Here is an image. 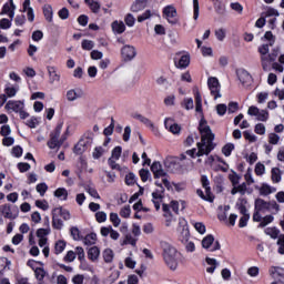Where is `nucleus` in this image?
Returning a JSON list of instances; mask_svg holds the SVG:
<instances>
[{
    "label": "nucleus",
    "instance_id": "nucleus-22",
    "mask_svg": "<svg viewBox=\"0 0 284 284\" xmlns=\"http://www.w3.org/2000/svg\"><path fill=\"white\" fill-rule=\"evenodd\" d=\"M271 179L274 183H281L282 180V172L278 168H273L271 170Z\"/></svg>",
    "mask_w": 284,
    "mask_h": 284
},
{
    "label": "nucleus",
    "instance_id": "nucleus-62",
    "mask_svg": "<svg viewBox=\"0 0 284 284\" xmlns=\"http://www.w3.org/2000/svg\"><path fill=\"white\" fill-rule=\"evenodd\" d=\"M31 39H32V41H36V42L41 41V39H43V31H41V30L33 31Z\"/></svg>",
    "mask_w": 284,
    "mask_h": 284
},
{
    "label": "nucleus",
    "instance_id": "nucleus-41",
    "mask_svg": "<svg viewBox=\"0 0 284 284\" xmlns=\"http://www.w3.org/2000/svg\"><path fill=\"white\" fill-rule=\"evenodd\" d=\"M124 23L128 26V28H134V23H136V19H134V16L132 13H128L124 17Z\"/></svg>",
    "mask_w": 284,
    "mask_h": 284
},
{
    "label": "nucleus",
    "instance_id": "nucleus-32",
    "mask_svg": "<svg viewBox=\"0 0 284 284\" xmlns=\"http://www.w3.org/2000/svg\"><path fill=\"white\" fill-rule=\"evenodd\" d=\"M34 276H36L37 281H43V278H45V276H48V272H45V268H43V267H37L34 270Z\"/></svg>",
    "mask_w": 284,
    "mask_h": 284
},
{
    "label": "nucleus",
    "instance_id": "nucleus-8",
    "mask_svg": "<svg viewBox=\"0 0 284 284\" xmlns=\"http://www.w3.org/2000/svg\"><path fill=\"white\" fill-rule=\"evenodd\" d=\"M151 172L154 179H161V176H168V173L163 170L161 162H153L151 165Z\"/></svg>",
    "mask_w": 284,
    "mask_h": 284
},
{
    "label": "nucleus",
    "instance_id": "nucleus-45",
    "mask_svg": "<svg viewBox=\"0 0 284 284\" xmlns=\"http://www.w3.org/2000/svg\"><path fill=\"white\" fill-rule=\"evenodd\" d=\"M124 183L125 185H134L136 183V175L133 172H130L125 175Z\"/></svg>",
    "mask_w": 284,
    "mask_h": 284
},
{
    "label": "nucleus",
    "instance_id": "nucleus-53",
    "mask_svg": "<svg viewBox=\"0 0 284 284\" xmlns=\"http://www.w3.org/2000/svg\"><path fill=\"white\" fill-rule=\"evenodd\" d=\"M75 256H78V261H80V263H83V261H85V251L83 250V247H75Z\"/></svg>",
    "mask_w": 284,
    "mask_h": 284
},
{
    "label": "nucleus",
    "instance_id": "nucleus-37",
    "mask_svg": "<svg viewBox=\"0 0 284 284\" xmlns=\"http://www.w3.org/2000/svg\"><path fill=\"white\" fill-rule=\"evenodd\" d=\"M274 222V215H265L264 217H262L258 227H267V225H270V223Z\"/></svg>",
    "mask_w": 284,
    "mask_h": 284
},
{
    "label": "nucleus",
    "instance_id": "nucleus-13",
    "mask_svg": "<svg viewBox=\"0 0 284 284\" xmlns=\"http://www.w3.org/2000/svg\"><path fill=\"white\" fill-rule=\"evenodd\" d=\"M52 212L55 215L61 216L63 221H70V219L72 217L70 215V211L68 209H63V206L55 207L52 210Z\"/></svg>",
    "mask_w": 284,
    "mask_h": 284
},
{
    "label": "nucleus",
    "instance_id": "nucleus-28",
    "mask_svg": "<svg viewBox=\"0 0 284 284\" xmlns=\"http://www.w3.org/2000/svg\"><path fill=\"white\" fill-rule=\"evenodd\" d=\"M262 41H268V44L274 45L276 43V36H274V33H272V31H266L264 33V37H262Z\"/></svg>",
    "mask_w": 284,
    "mask_h": 284
},
{
    "label": "nucleus",
    "instance_id": "nucleus-29",
    "mask_svg": "<svg viewBox=\"0 0 284 284\" xmlns=\"http://www.w3.org/2000/svg\"><path fill=\"white\" fill-rule=\"evenodd\" d=\"M213 7H214L216 14H222V16L225 14V6H224L223 1L216 0L213 3Z\"/></svg>",
    "mask_w": 284,
    "mask_h": 284
},
{
    "label": "nucleus",
    "instance_id": "nucleus-31",
    "mask_svg": "<svg viewBox=\"0 0 284 284\" xmlns=\"http://www.w3.org/2000/svg\"><path fill=\"white\" fill-rule=\"evenodd\" d=\"M67 243L63 240H59L54 245V254L59 255L65 250Z\"/></svg>",
    "mask_w": 284,
    "mask_h": 284
},
{
    "label": "nucleus",
    "instance_id": "nucleus-16",
    "mask_svg": "<svg viewBox=\"0 0 284 284\" xmlns=\"http://www.w3.org/2000/svg\"><path fill=\"white\" fill-rule=\"evenodd\" d=\"M175 68H179L180 70H185L187 65H190V55L184 54L180 58L179 61L174 60Z\"/></svg>",
    "mask_w": 284,
    "mask_h": 284
},
{
    "label": "nucleus",
    "instance_id": "nucleus-35",
    "mask_svg": "<svg viewBox=\"0 0 284 284\" xmlns=\"http://www.w3.org/2000/svg\"><path fill=\"white\" fill-rule=\"evenodd\" d=\"M70 234H71L73 241H81V239H83V236H81V231L77 226H72L70 229Z\"/></svg>",
    "mask_w": 284,
    "mask_h": 284
},
{
    "label": "nucleus",
    "instance_id": "nucleus-7",
    "mask_svg": "<svg viewBox=\"0 0 284 284\" xmlns=\"http://www.w3.org/2000/svg\"><path fill=\"white\" fill-rule=\"evenodd\" d=\"M136 57V48L134 45L126 44L121 49L122 61H132Z\"/></svg>",
    "mask_w": 284,
    "mask_h": 284
},
{
    "label": "nucleus",
    "instance_id": "nucleus-9",
    "mask_svg": "<svg viewBox=\"0 0 284 284\" xmlns=\"http://www.w3.org/2000/svg\"><path fill=\"white\" fill-rule=\"evenodd\" d=\"M0 213L2 214V216H4V219H9L10 221H14V219L19 216V214L12 213V206H10V204L0 205Z\"/></svg>",
    "mask_w": 284,
    "mask_h": 284
},
{
    "label": "nucleus",
    "instance_id": "nucleus-5",
    "mask_svg": "<svg viewBox=\"0 0 284 284\" xmlns=\"http://www.w3.org/2000/svg\"><path fill=\"white\" fill-rule=\"evenodd\" d=\"M246 205H247L246 197L237 199L235 206L239 210L240 214H242V216L240 217V221H239V227H247V221H250V213H247Z\"/></svg>",
    "mask_w": 284,
    "mask_h": 284
},
{
    "label": "nucleus",
    "instance_id": "nucleus-20",
    "mask_svg": "<svg viewBox=\"0 0 284 284\" xmlns=\"http://www.w3.org/2000/svg\"><path fill=\"white\" fill-rule=\"evenodd\" d=\"M47 70H48V74L51 83H54V81H61V75L57 73L55 67H47Z\"/></svg>",
    "mask_w": 284,
    "mask_h": 284
},
{
    "label": "nucleus",
    "instance_id": "nucleus-11",
    "mask_svg": "<svg viewBox=\"0 0 284 284\" xmlns=\"http://www.w3.org/2000/svg\"><path fill=\"white\" fill-rule=\"evenodd\" d=\"M254 210H257V212H270V202H266L265 200L257 197L255 200V206Z\"/></svg>",
    "mask_w": 284,
    "mask_h": 284
},
{
    "label": "nucleus",
    "instance_id": "nucleus-47",
    "mask_svg": "<svg viewBox=\"0 0 284 284\" xmlns=\"http://www.w3.org/2000/svg\"><path fill=\"white\" fill-rule=\"evenodd\" d=\"M77 258V253L74 251H68L63 257L64 263H74Z\"/></svg>",
    "mask_w": 284,
    "mask_h": 284
},
{
    "label": "nucleus",
    "instance_id": "nucleus-34",
    "mask_svg": "<svg viewBox=\"0 0 284 284\" xmlns=\"http://www.w3.org/2000/svg\"><path fill=\"white\" fill-rule=\"evenodd\" d=\"M268 274L270 276H284V270L282 267H278V266H272L270 270H268Z\"/></svg>",
    "mask_w": 284,
    "mask_h": 284
},
{
    "label": "nucleus",
    "instance_id": "nucleus-10",
    "mask_svg": "<svg viewBox=\"0 0 284 284\" xmlns=\"http://www.w3.org/2000/svg\"><path fill=\"white\" fill-rule=\"evenodd\" d=\"M111 28L114 34H123L125 32V23L123 21L114 20L111 23Z\"/></svg>",
    "mask_w": 284,
    "mask_h": 284
},
{
    "label": "nucleus",
    "instance_id": "nucleus-25",
    "mask_svg": "<svg viewBox=\"0 0 284 284\" xmlns=\"http://www.w3.org/2000/svg\"><path fill=\"white\" fill-rule=\"evenodd\" d=\"M214 245V235L209 234L202 240V247L210 250Z\"/></svg>",
    "mask_w": 284,
    "mask_h": 284
},
{
    "label": "nucleus",
    "instance_id": "nucleus-46",
    "mask_svg": "<svg viewBox=\"0 0 284 284\" xmlns=\"http://www.w3.org/2000/svg\"><path fill=\"white\" fill-rule=\"evenodd\" d=\"M36 207H39V210H43V212H47V210L50 209V204H48L47 200H37Z\"/></svg>",
    "mask_w": 284,
    "mask_h": 284
},
{
    "label": "nucleus",
    "instance_id": "nucleus-14",
    "mask_svg": "<svg viewBox=\"0 0 284 284\" xmlns=\"http://www.w3.org/2000/svg\"><path fill=\"white\" fill-rule=\"evenodd\" d=\"M99 256H101V250L98 246H92L88 250V258L92 263L99 261Z\"/></svg>",
    "mask_w": 284,
    "mask_h": 284
},
{
    "label": "nucleus",
    "instance_id": "nucleus-56",
    "mask_svg": "<svg viewBox=\"0 0 284 284\" xmlns=\"http://www.w3.org/2000/svg\"><path fill=\"white\" fill-rule=\"evenodd\" d=\"M130 214H132V209H130V205H125L120 210V216L122 219H130Z\"/></svg>",
    "mask_w": 284,
    "mask_h": 284
},
{
    "label": "nucleus",
    "instance_id": "nucleus-33",
    "mask_svg": "<svg viewBox=\"0 0 284 284\" xmlns=\"http://www.w3.org/2000/svg\"><path fill=\"white\" fill-rule=\"evenodd\" d=\"M97 243V233H89L84 236V245H94Z\"/></svg>",
    "mask_w": 284,
    "mask_h": 284
},
{
    "label": "nucleus",
    "instance_id": "nucleus-23",
    "mask_svg": "<svg viewBox=\"0 0 284 284\" xmlns=\"http://www.w3.org/2000/svg\"><path fill=\"white\" fill-rule=\"evenodd\" d=\"M52 227L53 230H63V220L59 219L52 211Z\"/></svg>",
    "mask_w": 284,
    "mask_h": 284
},
{
    "label": "nucleus",
    "instance_id": "nucleus-61",
    "mask_svg": "<svg viewBox=\"0 0 284 284\" xmlns=\"http://www.w3.org/2000/svg\"><path fill=\"white\" fill-rule=\"evenodd\" d=\"M267 119H270V112L266 110L258 111L257 121L265 122Z\"/></svg>",
    "mask_w": 284,
    "mask_h": 284
},
{
    "label": "nucleus",
    "instance_id": "nucleus-40",
    "mask_svg": "<svg viewBox=\"0 0 284 284\" xmlns=\"http://www.w3.org/2000/svg\"><path fill=\"white\" fill-rule=\"evenodd\" d=\"M181 105L184 110H194V100L192 98H185Z\"/></svg>",
    "mask_w": 284,
    "mask_h": 284
},
{
    "label": "nucleus",
    "instance_id": "nucleus-58",
    "mask_svg": "<svg viewBox=\"0 0 284 284\" xmlns=\"http://www.w3.org/2000/svg\"><path fill=\"white\" fill-rule=\"evenodd\" d=\"M95 221H98V223H105V221H108V214H105L103 211L97 212Z\"/></svg>",
    "mask_w": 284,
    "mask_h": 284
},
{
    "label": "nucleus",
    "instance_id": "nucleus-39",
    "mask_svg": "<svg viewBox=\"0 0 284 284\" xmlns=\"http://www.w3.org/2000/svg\"><path fill=\"white\" fill-rule=\"evenodd\" d=\"M121 154H123V148L121 146H115L111 151V159H114L115 161H119L121 159Z\"/></svg>",
    "mask_w": 284,
    "mask_h": 284
},
{
    "label": "nucleus",
    "instance_id": "nucleus-24",
    "mask_svg": "<svg viewBox=\"0 0 284 284\" xmlns=\"http://www.w3.org/2000/svg\"><path fill=\"white\" fill-rule=\"evenodd\" d=\"M104 263H112L114 261V251L105 248L102 253Z\"/></svg>",
    "mask_w": 284,
    "mask_h": 284
},
{
    "label": "nucleus",
    "instance_id": "nucleus-60",
    "mask_svg": "<svg viewBox=\"0 0 284 284\" xmlns=\"http://www.w3.org/2000/svg\"><path fill=\"white\" fill-rule=\"evenodd\" d=\"M140 179L143 183H146V181L150 179V171L145 169H141L139 171Z\"/></svg>",
    "mask_w": 284,
    "mask_h": 284
},
{
    "label": "nucleus",
    "instance_id": "nucleus-42",
    "mask_svg": "<svg viewBox=\"0 0 284 284\" xmlns=\"http://www.w3.org/2000/svg\"><path fill=\"white\" fill-rule=\"evenodd\" d=\"M91 12H93V14H99L100 10H101V3L92 0L91 2L88 3Z\"/></svg>",
    "mask_w": 284,
    "mask_h": 284
},
{
    "label": "nucleus",
    "instance_id": "nucleus-38",
    "mask_svg": "<svg viewBox=\"0 0 284 284\" xmlns=\"http://www.w3.org/2000/svg\"><path fill=\"white\" fill-rule=\"evenodd\" d=\"M232 152H234V144L233 143H226L222 148V154H224V156H232Z\"/></svg>",
    "mask_w": 284,
    "mask_h": 284
},
{
    "label": "nucleus",
    "instance_id": "nucleus-43",
    "mask_svg": "<svg viewBox=\"0 0 284 284\" xmlns=\"http://www.w3.org/2000/svg\"><path fill=\"white\" fill-rule=\"evenodd\" d=\"M211 92V97L216 101V99H221V84L219 87L209 88Z\"/></svg>",
    "mask_w": 284,
    "mask_h": 284
},
{
    "label": "nucleus",
    "instance_id": "nucleus-52",
    "mask_svg": "<svg viewBox=\"0 0 284 284\" xmlns=\"http://www.w3.org/2000/svg\"><path fill=\"white\" fill-rule=\"evenodd\" d=\"M17 92H19V89L14 87H7L4 89V94L9 98L12 99V97H17Z\"/></svg>",
    "mask_w": 284,
    "mask_h": 284
},
{
    "label": "nucleus",
    "instance_id": "nucleus-2",
    "mask_svg": "<svg viewBox=\"0 0 284 284\" xmlns=\"http://www.w3.org/2000/svg\"><path fill=\"white\" fill-rule=\"evenodd\" d=\"M162 247H163V260L168 265V267L172 270V272H174L176 267H179V257L181 256V253H179V251L174 246L168 243H164Z\"/></svg>",
    "mask_w": 284,
    "mask_h": 284
},
{
    "label": "nucleus",
    "instance_id": "nucleus-51",
    "mask_svg": "<svg viewBox=\"0 0 284 284\" xmlns=\"http://www.w3.org/2000/svg\"><path fill=\"white\" fill-rule=\"evenodd\" d=\"M36 190L40 193V196H45V193L48 192V184H45V182L39 183L37 184Z\"/></svg>",
    "mask_w": 284,
    "mask_h": 284
},
{
    "label": "nucleus",
    "instance_id": "nucleus-26",
    "mask_svg": "<svg viewBox=\"0 0 284 284\" xmlns=\"http://www.w3.org/2000/svg\"><path fill=\"white\" fill-rule=\"evenodd\" d=\"M264 234H266V236H271V239H278V234H281V231L278 229H276V226L273 227H266L264 230Z\"/></svg>",
    "mask_w": 284,
    "mask_h": 284
},
{
    "label": "nucleus",
    "instance_id": "nucleus-27",
    "mask_svg": "<svg viewBox=\"0 0 284 284\" xmlns=\"http://www.w3.org/2000/svg\"><path fill=\"white\" fill-rule=\"evenodd\" d=\"M273 192H276V189H272L268 184H262L260 187V194L261 196H268V194H272Z\"/></svg>",
    "mask_w": 284,
    "mask_h": 284
},
{
    "label": "nucleus",
    "instance_id": "nucleus-1",
    "mask_svg": "<svg viewBox=\"0 0 284 284\" xmlns=\"http://www.w3.org/2000/svg\"><path fill=\"white\" fill-rule=\"evenodd\" d=\"M197 130L201 134V142L196 143L197 151L196 148L186 151V154L191 156V159H196V156H207L212 150L216 148V144H214L215 135L210 125H207V120H205V118L200 120Z\"/></svg>",
    "mask_w": 284,
    "mask_h": 284
},
{
    "label": "nucleus",
    "instance_id": "nucleus-44",
    "mask_svg": "<svg viewBox=\"0 0 284 284\" xmlns=\"http://www.w3.org/2000/svg\"><path fill=\"white\" fill-rule=\"evenodd\" d=\"M280 51L281 49H278V47L272 49V52L267 54L266 61H270V63H274V61H276V57H278Z\"/></svg>",
    "mask_w": 284,
    "mask_h": 284
},
{
    "label": "nucleus",
    "instance_id": "nucleus-64",
    "mask_svg": "<svg viewBox=\"0 0 284 284\" xmlns=\"http://www.w3.org/2000/svg\"><path fill=\"white\" fill-rule=\"evenodd\" d=\"M14 24L18 26V27L24 26V24H26V16H23V14H18V16L14 18Z\"/></svg>",
    "mask_w": 284,
    "mask_h": 284
},
{
    "label": "nucleus",
    "instance_id": "nucleus-6",
    "mask_svg": "<svg viewBox=\"0 0 284 284\" xmlns=\"http://www.w3.org/2000/svg\"><path fill=\"white\" fill-rule=\"evenodd\" d=\"M162 14L171 26H176V23H179L178 12L174 6L169 4L164 7Z\"/></svg>",
    "mask_w": 284,
    "mask_h": 284
},
{
    "label": "nucleus",
    "instance_id": "nucleus-57",
    "mask_svg": "<svg viewBox=\"0 0 284 284\" xmlns=\"http://www.w3.org/2000/svg\"><path fill=\"white\" fill-rule=\"evenodd\" d=\"M110 221L113 224V227H119V225H121V219L116 213H110Z\"/></svg>",
    "mask_w": 284,
    "mask_h": 284
},
{
    "label": "nucleus",
    "instance_id": "nucleus-30",
    "mask_svg": "<svg viewBox=\"0 0 284 284\" xmlns=\"http://www.w3.org/2000/svg\"><path fill=\"white\" fill-rule=\"evenodd\" d=\"M79 141H82V145L88 150L92 145V133H85Z\"/></svg>",
    "mask_w": 284,
    "mask_h": 284
},
{
    "label": "nucleus",
    "instance_id": "nucleus-54",
    "mask_svg": "<svg viewBox=\"0 0 284 284\" xmlns=\"http://www.w3.org/2000/svg\"><path fill=\"white\" fill-rule=\"evenodd\" d=\"M114 133V118L111 119V123L103 130L104 136H112Z\"/></svg>",
    "mask_w": 284,
    "mask_h": 284
},
{
    "label": "nucleus",
    "instance_id": "nucleus-18",
    "mask_svg": "<svg viewBox=\"0 0 284 284\" xmlns=\"http://www.w3.org/2000/svg\"><path fill=\"white\" fill-rule=\"evenodd\" d=\"M42 12H43L45 21H48V23H52V19L54 17V12L52 11V6L44 4L42 8Z\"/></svg>",
    "mask_w": 284,
    "mask_h": 284
},
{
    "label": "nucleus",
    "instance_id": "nucleus-36",
    "mask_svg": "<svg viewBox=\"0 0 284 284\" xmlns=\"http://www.w3.org/2000/svg\"><path fill=\"white\" fill-rule=\"evenodd\" d=\"M88 149L83 145V141H80L74 145L73 153L81 155L83 152H85Z\"/></svg>",
    "mask_w": 284,
    "mask_h": 284
},
{
    "label": "nucleus",
    "instance_id": "nucleus-21",
    "mask_svg": "<svg viewBox=\"0 0 284 284\" xmlns=\"http://www.w3.org/2000/svg\"><path fill=\"white\" fill-rule=\"evenodd\" d=\"M133 119H136L140 121V123H143L146 128H154V123H152V120L136 113L133 115Z\"/></svg>",
    "mask_w": 284,
    "mask_h": 284
},
{
    "label": "nucleus",
    "instance_id": "nucleus-48",
    "mask_svg": "<svg viewBox=\"0 0 284 284\" xmlns=\"http://www.w3.org/2000/svg\"><path fill=\"white\" fill-rule=\"evenodd\" d=\"M12 156H16V159H21L23 156V148L21 145H16L11 150Z\"/></svg>",
    "mask_w": 284,
    "mask_h": 284
},
{
    "label": "nucleus",
    "instance_id": "nucleus-63",
    "mask_svg": "<svg viewBox=\"0 0 284 284\" xmlns=\"http://www.w3.org/2000/svg\"><path fill=\"white\" fill-rule=\"evenodd\" d=\"M255 134H260V136H263L265 134V124L263 123H257L254 128Z\"/></svg>",
    "mask_w": 284,
    "mask_h": 284
},
{
    "label": "nucleus",
    "instance_id": "nucleus-15",
    "mask_svg": "<svg viewBox=\"0 0 284 284\" xmlns=\"http://www.w3.org/2000/svg\"><path fill=\"white\" fill-rule=\"evenodd\" d=\"M83 97V90L81 89H71L67 92L68 101H77V99H81Z\"/></svg>",
    "mask_w": 284,
    "mask_h": 284
},
{
    "label": "nucleus",
    "instance_id": "nucleus-4",
    "mask_svg": "<svg viewBox=\"0 0 284 284\" xmlns=\"http://www.w3.org/2000/svg\"><path fill=\"white\" fill-rule=\"evenodd\" d=\"M6 110H12V112H16V114H19L20 119L22 121H26L28 116H30V113L26 111V104L21 100H9L7 104L4 105Z\"/></svg>",
    "mask_w": 284,
    "mask_h": 284
},
{
    "label": "nucleus",
    "instance_id": "nucleus-3",
    "mask_svg": "<svg viewBox=\"0 0 284 284\" xmlns=\"http://www.w3.org/2000/svg\"><path fill=\"white\" fill-rule=\"evenodd\" d=\"M62 130H63V123H58L54 130L51 132L50 140L47 142V145L50 150H57V148H61V145H63L65 138H61L59 140V136H61Z\"/></svg>",
    "mask_w": 284,
    "mask_h": 284
},
{
    "label": "nucleus",
    "instance_id": "nucleus-49",
    "mask_svg": "<svg viewBox=\"0 0 284 284\" xmlns=\"http://www.w3.org/2000/svg\"><path fill=\"white\" fill-rule=\"evenodd\" d=\"M24 123L28 128H30L31 130H34V128L39 125V119H37V116H31Z\"/></svg>",
    "mask_w": 284,
    "mask_h": 284
},
{
    "label": "nucleus",
    "instance_id": "nucleus-19",
    "mask_svg": "<svg viewBox=\"0 0 284 284\" xmlns=\"http://www.w3.org/2000/svg\"><path fill=\"white\" fill-rule=\"evenodd\" d=\"M53 196L60 201H68V190L65 187H58L54 191Z\"/></svg>",
    "mask_w": 284,
    "mask_h": 284
},
{
    "label": "nucleus",
    "instance_id": "nucleus-55",
    "mask_svg": "<svg viewBox=\"0 0 284 284\" xmlns=\"http://www.w3.org/2000/svg\"><path fill=\"white\" fill-rule=\"evenodd\" d=\"M163 194H165V187L161 186L160 189H156V190L152 193V199H154V200H161V199H163Z\"/></svg>",
    "mask_w": 284,
    "mask_h": 284
},
{
    "label": "nucleus",
    "instance_id": "nucleus-50",
    "mask_svg": "<svg viewBox=\"0 0 284 284\" xmlns=\"http://www.w3.org/2000/svg\"><path fill=\"white\" fill-rule=\"evenodd\" d=\"M17 168H18L19 172H20L21 174H23V173H26V172H29L31 165H30V163H28V162H19V163L17 164Z\"/></svg>",
    "mask_w": 284,
    "mask_h": 284
},
{
    "label": "nucleus",
    "instance_id": "nucleus-59",
    "mask_svg": "<svg viewBox=\"0 0 284 284\" xmlns=\"http://www.w3.org/2000/svg\"><path fill=\"white\" fill-rule=\"evenodd\" d=\"M81 48L82 50L90 51L94 48V42L92 40H82Z\"/></svg>",
    "mask_w": 284,
    "mask_h": 284
},
{
    "label": "nucleus",
    "instance_id": "nucleus-17",
    "mask_svg": "<svg viewBox=\"0 0 284 284\" xmlns=\"http://www.w3.org/2000/svg\"><path fill=\"white\" fill-rule=\"evenodd\" d=\"M148 6V0H135L131 6V12H141L145 10Z\"/></svg>",
    "mask_w": 284,
    "mask_h": 284
},
{
    "label": "nucleus",
    "instance_id": "nucleus-12",
    "mask_svg": "<svg viewBox=\"0 0 284 284\" xmlns=\"http://www.w3.org/2000/svg\"><path fill=\"white\" fill-rule=\"evenodd\" d=\"M14 10H17V7L14 4H10V3L6 2L2 6L0 14H8V17H10V19H14Z\"/></svg>",
    "mask_w": 284,
    "mask_h": 284
}]
</instances>
